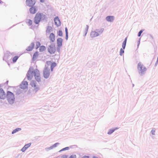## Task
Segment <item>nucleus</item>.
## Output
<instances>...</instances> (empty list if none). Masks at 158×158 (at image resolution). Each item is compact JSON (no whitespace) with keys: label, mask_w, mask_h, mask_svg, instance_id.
<instances>
[{"label":"nucleus","mask_w":158,"mask_h":158,"mask_svg":"<svg viewBox=\"0 0 158 158\" xmlns=\"http://www.w3.org/2000/svg\"><path fill=\"white\" fill-rule=\"evenodd\" d=\"M124 51L123 49L121 48L120 50V55H122L123 53H124Z\"/></svg>","instance_id":"31"},{"label":"nucleus","mask_w":158,"mask_h":158,"mask_svg":"<svg viewBox=\"0 0 158 158\" xmlns=\"http://www.w3.org/2000/svg\"><path fill=\"white\" fill-rule=\"evenodd\" d=\"M69 158H76V156L75 155H72L70 156Z\"/></svg>","instance_id":"34"},{"label":"nucleus","mask_w":158,"mask_h":158,"mask_svg":"<svg viewBox=\"0 0 158 158\" xmlns=\"http://www.w3.org/2000/svg\"><path fill=\"white\" fill-rule=\"evenodd\" d=\"M104 29L101 28L96 30V31H92L90 33V36L92 37H94L98 36L100 34L102 33Z\"/></svg>","instance_id":"6"},{"label":"nucleus","mask_w":158,"mask_h":158,"mask_svg":"<svg viewBox=\"0 0 158 158\" xmlns=\"http://www.w3.org/2000/svg\"><path fill=\"white\" fill-rule=\"evenodd\" d=\"M83 158H89V156H84L83 157Z\"/></svg>","instance_id":"38"},{"label":"nucleus","mask_w":158,"mask_h":158,"mask_svg":"<svg viewBox=\"0 0 158 158\" xmlns=\"http://www.w3.org/2000/svg\"><path fill=\"white\" fill-rule=\"evenodd\" d=\"M49 38L50 41L52 42H54L55 40V35L52 33L50 34L49 36Z\"/></svg>","instance_id":"16"},{"label":"nucleus","mask_w":158,"mask_h":158,"mask_svg":"<svg viewBox=\"0 0 158 158\" xmlns=\"http://www.w3.org/2000/svg\"><path fill=\"white\" fill-rule=\"evenodd\" d=\"M39 55V54L38 52H36L33 54V59L34 60L36 59Z\"/></svg>","instance_id":"21"},{"label":"nucleus","mask_w":158,"mask_h":158,"mask_svg":"<svg viewBox=\"0 0 158 158\" xmlns=\"http://www.w3.org/2000/svg\"><path fill=\"white\" fill-rule=\"evenodd\" d=\"M6 94L3 89L0 87V98L4 99L6 97Z\"/></svg>","instance_id":"11"},{"label":"nucleus","mask_w":158,"mask_h":158,"mask_svg":"<svg viewBox=\"0 0 158 158\" xmlns=\"http://www.w3.org/2000/svg\"><path fill=\"white\" fill-rule=\"evenodd\" d=\"M30 85L32 88L33 91L35 92H36L40 89L39 86L37 84L36 82L34 80H32L30 82Z\"/></svg>","instance_id":"4"},{"label":"nucleus","mask_w":158,"mask_h":158,"mask_svg":"<svg viewBox=\"0 0 158 158\" xmlns=\"http://www.w3.org/2000/svg\"><path fill=\"white\" fill-rule=\"evenodd\" d=\"M28 82L26 81H23L22 82L21 84H20V88L25 89H27L28 88Z\"/></svg>","instance_id":"12"},{"label":"nucleus","mask_w":158,"mask_h":158,"mask_svg":"<svg viewBox=\"0 0 158 158\" xmlns=\"http://www.w3.org/2000/svg\"><path fill=\"white\" fill-rule=\"evenodd\" d=\"M40 1L41 2H44V0H40Z\"/></svg>","instance_id":"39"},{"label":"nucleus","mask_w":158,"mask_h":158,"mask_svg":"<svg viewBox=\"0 0 158 158\" xmlns=\"http://www.w3.org/2000/svg\"><path fill=\"white\" fill-rule=\"evenodd\" d=\"M143 31L142 30H141L139 31V32L138 36L139 37L140 36L141 34L142 33Z\"/></svg>","instance_id":"33"},{"label":"nucleus","mask_w":158,"mask_h":158,"mask_svg":"<svg viewBox=\"0 0 158 158\" xmlns=\"http://www.w3.org/2000/svg\"><path fill=\"white\" fill-rule=\"evenodd\" d=\"M156 62H157V63H158V57H157V59Z\"/></svg>","instance_id":"40"},{"label":"nucleus","mask_w":158,"mask_h":158,"mask_svg":"<svg viewBox=\"0 0 158 158\" xmlns=\"http://www.w3.org/2000/svg\"><path fill=\"white\" fill-rule=\"evenodd\" d=\"M137 69L139 73L141 75L143 74L146 70V68L141 63H138V64Z\"/></svg>","instance_id":"7"},{"label":"nucleus","mask_w":158,"mask_h":158,"mask_svg":"<svg viewBox=\"0 0 158 158\" xmlns=\"http://www.w3.org/2000/svg\"><path fill=\"white\" fill-rule=\"evenodd\" d=\"M20 130V128H16V129H15V130H13L12 132V134H13L17 132H18L19 131V130Z\"/></svg>","instance_id":"27"},{"label":"nucleus","mask_w":158,"mask_h":158,"mask_svg":"<svg viewBox=\"0 0 158 158\" xmlns=\"http://www.w3.org/2000/svg\"><path fill=\"white\" fill-rule=\"evenodd\" d=\"M50 27L48 28L46 30V32L47 33H49L50 32Z\"/></svg>","instance_id":"35"},{"label":"nucleus","mask_w":158,"mask_h":158,"mask_svg":"<svg viewBox=\"0 0 158 158\" xmlns=\"http://www.w3.org/2000/svg\"><path fill=\"white\" fill-rule=\"evenodd\" d=\"M50 62H50V61H47V63H50Z\"/></svg>","instance_id":"41"},{"label":"nucleus","mask_w":158,"mask_h":158,"mask_svg":"<svg viewBox=\"0 0 158 158\" xmlns=\"http://www.w3.org/2000/svg\"><path fill=\"white\" fill-rule=\"evenodd\" d=\"M27 23L29 25H31L32 24V21L31 20L28 19L27 20Z\"/></svg>","instance_id":"30"},{"label":"nucleus","mask_w":158,"mask_h":158,"mask_svg":"<svg viewBox=\"0 0 158 158\" xmlns=\"http://www.w3.org/2000/svg\"><path fill=\"white\" fill-rule=\"evenodd\" d=\"M50 75V69L47 67H45L43 71V76L45 78H48Z\"/></svg>","instance_id":"8"},{"label":"nucleus","mask_w":158,"mask_h":158,"mask_svg":"<svg viewBox=\"0 0 158 158\" xmlns=\"http://www.w3.org/2000/svg\"><path fill=\"white\" fill-rule=\"evenodd\" d=\"M57 34H58V35L60 36H62V35H63V33H62V31H59L57 32Z\"/></svg>","instance_id":"29"},{"label":"nucleus","mask_w":158,"mask_h":158,"mask_svg":"<svg viewBox=\"0 0 158 158\" xmlns=\"http://www.w3.org/2000/svg\"><path fill=\"white\" fill-rule=\"evenodd\" d=\"M6 97L8 102L10 104H12L14 102L15 98L12 92L7 91Z\"/></svg>","instance_id":"3"},{"label":"nucleus","mask_w":158,"mask_h":158,"mask_svg":"<svg viewBox=\"0 0 158 158\" xmlns=\"http://www.w3.org/2000/svg\"><path fill=\"white\" fill-rule=\"evenodd\" d=\"M115 129H110L108 132V134L109 135L111 134L112 133H113L115 130Z\"/></svg>","instance_id":"26"},{"label":"nucleus","mask_w":158,"mask_h":158,"mask_svg":"<svg viewBox=\"0 0 158 158\" xmlns=\"http://www.w3.org/2000/svg\"><path fill=\"white\" fill-rule=\"evenodd\" d=\"M18 58L19 57L18 56H15L13 58V61L14 62H15Z\"/></svg>","instance_id":"28"},{"label":"nucleus","mask_w":158,"mask_h":158,"mask_svg":"<svg viewBox=\"0 0 158 158\" xmlns=\"http://www.w3.org/2000/svg\"><path fill=\"white\" fill-rule=\"evenodd\" d=\"M69 149V147H66V148H65L63 149L62 150H68Z\"/></svg>","instance_id":"36"},{"label":"nucleus","mask_w":158,"mask_h":158,"mask_svg":"<svg viewBox=\"0 0 158 158\" xmlns=\"http://www.w3.org/2000/svg\"><path fill=\"white\" fill-rule=\"evenodd\" d=\"M31 145V144L30 143L26 144L24 146V147L21 149V151L23 152H24L27 148L30 147Z\"/></svg>","instance_id":"19"},{"label":"nucleus","mask_w":158,"mask_h":158,"mask_svg":"<svg viewBox=\"0 0 158 158\" xmlns=\"http://www.w3.org/2000/svg\"><path fill=\"white\" fill-rule=\"evenodd\" d=\"M46 18V15L43 13H37L34 18V22L35 24H38L41 20H44Z\"/></svg>","instance_id":"1"},{"label":"nucleus","mask_w":158,"mask_h":158,"mask_svg":"<svg viewBox=\"0 0 158 158\" xmlns=\"http://www.w3.org/2000/svg\"><path fill=\"white\" fill-rule=\"evenodd\" d=\"M37 9L35 6H32L29 9V11L30 13L32 14H34L36 13Z\"/></svg>","instance_id":"13"},{"label":"nucleus","mask_w":158,"mask_h":158,"mask_svg":"<svg viewBox=\"0 0 158 158\" xmlns=\"http://www.w3.org/2000/svg\"><path fill=\"white\" fill-rule=\"evenodd\" d=\"M88 28H89L88 26L87 25H86L83 28V32L84 34V35L85 36L86 35V34L87 32Z\"/></svg>","instance_id":"17"},{"label":"nucleus","mask_w":158,"mask_h":158,"mask_svg":"<svg viewBox=\"0 0 158 158\" xmlns=\"http://www.w3.org/2000/svg\"><path fill=\"white\" fill-rule=\"evenodd\" d=\"M35 69H34L32 67H31L29 68L27 75V78L28 80H31L32 79L33 77V76L35 77Z\"/></svg>","instance_id":"2"},{"label":"nucleus","mask_w":158,"mask_h":158,"mask_svg":"<svg viewBox=\"0 0 158 158\" xmlns=\"http://www.w3.org/2000/svg\"><path fill=\"white\" fill-rule=\"evenodd\" d=\"M35 44L34 43H31L28 47L27 50L29 51H31L34 48Z\"/></svg>","instance_id":"20"},{"label":"nucleus","mask_w":158,"mask_h":158,"mask_svg":"<svg viewBox=\"0 0 158 158\" xmlns=\"http://www.w3.org/2000/svg\"><path fill=\"white\" fill-rule=\"evenodd\" d=\"M55 25L57 27L60 25V22L58 17H56L54 19Z\"/></svg>","instance_id":"14"},{"label":"nucleus","mask_w":158,"mask_h":158,"mask_svg":"<svg viewBox=\"0 0 158 158\" xmlns=\"http://www.w3.org/2000/svg\"><path fill=\"white\" fill-rule=\"evenodd\" d=\"M114 19V17L113 16H108L106 17V19L108 22H112Z\"/></svg>","instance_id":"18"},{"label":"nucleus","mask_w":158,"mask_h":158,"mask_svg":"<svg viewBox=\"0 0 158 158\" xmlns=\"http://www.w3.org/2000/svg\"><path fill=\"white\" fill-rule=\"evenodd\" d=\"M35 0H26V4L29 6H33L35 3Z\"/></svg>","instance_id":"10"},{"label":"nucleus","mask_w":158,"mask_h":158,"mask_svg":"<svg viewBox=\"0 0 158 158\" xmlns=\"http://www.w3.org/2000/svg\"><path fill=\"white\" fill-rule=\"evenodd\" d=\"M48 51L51 54H54L56 51L55 45L54 44H52L49 45L48 48Z\"/></svg>","instance_id":"9"},{"label":"nucleus","mask_w":158,"mask_h":158,"mask_svg":"<svg viewBox=\"0 0 158 158\" xmlns=\"http://www.w3.org/2000/svg\"><path fill=\"white\" fill-rule=\"evenodd\" d=\"M155 132V131L154 130H152L151 131V133L152 134L154 135Z\"/></svg>","instance_id":"37"},{"label":"nucleus","mask_w":158,"mask_h":158,"mask_svg":"<svg viewBox=\"0 0 158 158\" xmlns=\"http://www.w3.org/2000/svg\"><path fill=\"white\" fill-rule=\"evenodd\" d=\"M57 44L58 47H61L62 45V43L63 42V40L62 38H58L57 40Z\"/></svg>","instance_id":"15"},{"label":"nucleus","mask_w":158,"mask_h":158,"mask_svg":"<svg viewBox=\"0 0 158 158\" xmlns=\"http://www.w3.org/2000/svg\"><path fill=\"white\" fill-rule=\"evenodd\" d=\"M35 80L38 82L39 83L41 82L42 78L41 77L40 73L39 71L37 69H35Z\"/></svg>","instance_id":"5"},{"label":"nucleus","mask_w":158,"mask_h":158,"mask_svg":"<svg viewBox=\"0 0 158 158\" xmlns=\"http://www.w3.org/2000/svg\"><path fill=\"white\" fill-rule=\"evenodd\" d=\"M40 43L39 42H35L36 49H38L40 46Z\"/></svg>","instance_id":"25"},{"label":"nucleus","mask_w":158,"mask_h":158,"mask_svg":"<svg viewBox=\"0 0 158 158\" xmlns=\"http://www.w3.org/2000/svg\"><path fill=\"white\" fill-rule=\"evenodd\" d=\"M65 32H66V36L67 37V39L68 38V30L67 27H66L65 28Z\"/></svg>","instance_id":"32"},{"label":"nucleus","mask_w":158,"mask_h":158,"mask_svg":"<svg viewBox=\"0 0 158 158\" xmlns=\"http://www.w3.org/2000/svg\"><path fill=\"white\" fill-rule=\"evenodd\" d=\"M127 39V38H126L125 39V40L123 42V44H122V47L123 48V49H124L125 48L126 44Z\"/></svg>","instance_id":"23"},{"label":"nucleus","mask_w":158,"mask_h":158,"mask_svg":"<svg viewBox=\"0 0 158 158\" xmlns=\"http://www.w3.org/2000/svg\"><path fill=\"white\" fill-rule=\"evenodd\" d=\"M56 64L55 63H53L52 64L51 66V70L52 71H53L54 68L56 66Z\"/></svg>","instance_id":"24"},{"label":"nucleus","mask_w":158,"mask_h":158,"mask_svg":"<svg viewBox=\"0 0 158 158\" xmlns=\"http://www.w3.org/2000/svg\"><path fill=\"white\" fill-rule=\"evenodd\" d=\"M1 3V0H0V3Z\"/></svg>","instance_id":"42"},{"label":"nucleus","mask_w":158,"mask_h":158,"mask_svg":"<svg viewBox=\"0 0 158 158\" xmlns=\"http://www.w3.org/2000/svg\"><path fill=\"white\" fill-rule=\"evenodd\" d=\"M46 50V47L44 46H40L39 48V51L40 52H43Z\"/></svg>","instance_id":"22"}]
</instances>
